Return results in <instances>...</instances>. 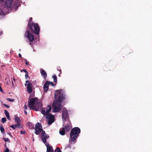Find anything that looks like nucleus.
I'll return each mask as SVG.
<instances>
[{"mask_svg":"<svg viewBox=\"0 0 152 152\" xmlns=\"http://www.w3.org/2000/svg\"><path fill=\"white\" fill-rule=\"evenodd\" d=\"M55 152H61V150L59 148L57 147L55 150Z\"/></svg>","mask_w":152,"mask_h":152,"instance_id":"a878e982","label":"nucleus"},{"mask_svg":"<svg viewBox=\"0 0 152 152\" xmlns=\"http://www.w3.org/2000/svg\"><path fill=\"white\" fill-rule=\"evenodd\" d=\"M28 126H29V127L30 129H34V126L32 124V123L28 122Z\"/></svg>","mask_w":152,"mask_h":152,"instance_id":"aec40b11","label":"nucleus"},{"mask_svg":"<svg viewBox=\"0 0 152 152\" xmlns=\"http://www.w3.org/2000/svg\"><path fill=\"white\" fill-rule=\"evenodd\" d=\"M53 81L54 82H56L57 81V77L56 75H54L53 77Z\"/></svg>","mask_w":152,"mask_h":152,"instance_id":"4be33fe9","label":"nucleus"},{"mask_svg":"<svg viewBox=\"0 0 152 152\" xmlns=\"http://www.w3.org/2000/svg\"><path fill=\"white\" fill-rule=\"evenodd\" d=\"M4 113H5L6 116H7L9 115V112L6 110H4Z\"/></svg>","mask_w":152,"mask_h":152,"instance_id":"393cba45","label":"nucleus"},{"mask_svg":"<svg viewBox=\"0 0 152 152\" xmlns=\"http://www.w3.org/2000/svg\"><path fill=\"white\" fill-rule=\"evenodd\" d=\"M62 89H58L55 91L54 94V101L53 103V112H58L61 110V103L66 98L65 93L62 91Z\"/></svg>","mask_w":152,"mask_h":152,"instance_id":"f257e3e1","label":"nucleus"},{"mask_svg":"<svg viewBox=\"0 0 152 152\" xmlns=\"http://www.w3.org/2000/svg\"><path fill=\"white\" fill-rule=\"evenodd\" d=\"M32 44V43L31 42H30V44L31 45Z\"/></svg>","mask_w":152,"mask_h":152,"instance_id":"c03bdc74","label":"nucleus"},{"mask_svg":"<svg viewBox=\"0 0 152 152\" xmlns=\"http://www.w3.org/2000/svg\"><path fill=\"white\" fill-rule=\"evenodd\" d=\"M41 113L47 116L48 115V113H47V111H45V108H42L41 110Z\"/></svg>","mask_w":152,"mask_h":152,"instance_id":"f3484780","label":"nucleus"},{"mask_svg":"<svg viewBox=\"0 0 152 152\" xmlns=\"http://www.w3.org/2000/svg\"><path fill=\"white\" fill-rule=\"evenodd\" d=\"M43 131H44L43 130L41 123H37L35 125V134L37 135H38L41 132L42 133V132Z\"/></svg>","mask_w":152,"mask_h":152,"instance_id":"423d86ee","label":"nucleus"},{"mask_svg":"<svg viewBox=\"0 0 152 152\" xmlns=\"http://www.w3.org/2000/svg\"><path fill=\"white\" fill-rule=\"evenodd\" d=\"M23 71L24 72L26 73L28 72L27 70L25 69H23L22 70H21V72H22Z\"/></svg>","mask_w":152,"mask_h":152,"instance_id":"473e14b6","label":"nucleus"},{"mask_svg":"<svg viewBox=\"0 0 152 152\" xmlns=\"http://www.w3.org/2000/svg\"><path fill=\"white\" fill-rule=\"evenodd\" d=\"M18 56L20 58H21L22 57V56H21V54L20 53H19V54Z\"/></svg>","mask_w":152,"mask_h":152,"instance_id":"a19ab883","label":"nucleus"},{"mask_svg":"<svg viewBox=\"0 0 152 152\" xmlns=\"http://www.w3.org/2000/svg\"><path fill=\"white\" fill-rule=\"evenodd\" d=\"M13 80H15V79H13Z\"/></svg>","mask_w":152,"mask_h":152,"instance_id":"a18cd8bd","label":"nucleus"},{"mask_svg":"<svg viewBox=\"0 0 152 152\" xmlns=\"http://www.w3.org/2000/svg\"><path fill=\"white\" fill-rule=\"evenodd\" d=\"M62 118L64 121L66 120H68L69 119V115L67 110L66 109H64L62 111Z\"/></svg>","mask_w":152,"mask_h":152,"instance_id":"1a4fd4ad","label":"nucleus"},{"mask_svg":"<svg viewBox=\"0 0 152 152\" xmlns=\"http://www.w3.org/2000/svg\"><path fill=\"white\" fill-rule=\"evenodd\" d=\"M14 120L17 123H20L21 120L19 117L15 116Z\"/></svg>","mask_w":152,"mask_h":152,"instance_id":"a211bd4d","label":"nucleus"},{"mask_svg":"<svg viewBox=\"0 0 152 152\" xmlns=\"http://www.w3.org/2000/svg\"><path fill=\"white\" fill-rule=\"evenodd\" d=\"M48 83L49 84H51L52 85V86H54V84L52 82H50L48 81Z\"/></svg>","mask_w":152,"mask_h":152,"instance_id":"2f4dec72","label":"nucleus"},{"mask_svg":"<svg viewBox=\"0 0 152 152\" xmlns=\"http://www.w3.org/2000/svg\"><path fill=\"white\" fill-rule=\"evenodd\" d=\"M32 86L31 83H28L27 84V92L30 94L31 92L32 91Z\"/></svg>","mask_w":152,"mask_h":152,"instance_id":"9d476101","label":"nucleus"},{"mask_svg":"<svg viewBox=\"0 0 152 152\" xmlns=\"http://www.w3.org/2000/svg\"><path fill=\"white\" fill-rule=\"evenodd\" d=\"M10 136V135L11 134V133L10 132H9L7 133Z\"/></svg>","mask_w":152,"mask_h":152,"instance_id":"79ce46f5","label":"nucleus"},{"mask_svg":"<svg viewBox=\"0 0 152 152\" xmlns=\"http://www.w3.org/2000/svg\"><path fill=\"white\" fill-rule=\"evenodd\" d=\"M46 146L47 147L46 152H54L52 146H49V144H46Z\"/></svg>","mask_w":152,"mask_h":152,"instance_id":"ddd939ff","label":"nucleus"},{"mask_svg":"<svg viewBox=\"0 0 152 152\" xmlns=\"http://www.w3.org/2000/svg\"><path fill=\"white\" fill-rule=\"evenodd\" d=\"M27 28L28 30L26 31L25 36L27 38L29 42H32L34 39V37L30 31L34 34L38 35L39 33L40 27L37 23H34L27 27Z\"/></svg>","mask_w":152,"mask_h":152,"instance_id":"f03ea898","label":"nucleus"},{"mask_svg":"<svg viewBox=\"0 0 152 152\" xmlns=\"http://www.w3.org/2000/svg\"><path fill=\"white\" fill-rule=\"evenodd\" d=\"M59 133L60 134L62 135H64L65 134V130L64 128H61L59 130Z\"/></svg>","mask_w":152,"mask_h":152,"instance_id":"2eb2a0df","label":"nucleus"},{"mask_svg":"<svg viewBox=\"0 0 152 152\" xmlns=\"http://www.w3.org/2000/svg\"><path fill=\"white\" fill-rule=\"evenodd\" d=\"M41 133L42 140L46 145V144H47V143L46 140L49 138V136L48 135L46 134L45 131H42Z\"/></svg>","mask_w":152,"mask_h":152,"instance_id":"6e6552de","label":"nucleus"},{"mask_svg":"<svg viewBox=\"0 0 152 152\" xmlns=\"http://www.w3.org/2000/svg\"><path fill=\"white\" fill-rule=\"evenodd\" d=\"M71 124L70 121H69V123L66 126H64L65 130L66 132L69 131L71 129Z\"/></svg>","mask_w":152,"mask_h":152,"instance_id":"9b49d317","label":"nucleus"},{"mask_svg":"<svg viewBox=\"0 0 152 152\" xmlns=\"http://www.w3.org/2000/svg\"><path fill=\"white\" fill-rule=\"evenodd\" d=\"M25 131H21L20 132V133L21 134H24L25 133Z\"/></svg>","mask_w":152,"mask_h":152,"instance_id":"e433bc0d","label":"nucleus"},{"mask_svg":"<svg viewBox=\"0 0 152 152\" xmlns=\"http://www.w3.org/2000/svg\"><path fill=\"white\" fill-rule=\"evenodd\" d=\"M24 110H26L27 109V106L26 104L24 105Z\"/></svg>","mask_w":152,"mask_h":152,"instance_id":"c9c22d12","label":"nucleus"},{"mask_svg":"<svg viewBox=\"0 0 152 152\" xmlns=\"http://www.w3.org/2000/svg\"><path fill=\"white\" fill-rule=\"evenodd\" d=\"M0 130L2 134H4V129L1 124L0 125Z\"/></svg>","mask_w":152,"mask_h":152,"instance_id":"412c9836","label":"nucleus"},{"mask_svg":"<svg viewBox=\"0 0 152 152\" xmlns=\"http://www.w3.org/2000/svg\"><path fill=\"white\" fill-rule=\"evenodd\" d=\"M49 84L48 81H47L44 85V91L46 92H47L48 89Z\"/></svg>","mask_w":152,"mask_h":152,"instance_id":"f8f14e48","label":"nucleus"},{"mask_svg":"<svg viewBox=\"0 0 152 152\" xmlns=\"http://www.w3.org/2000/svg\"><path fill=\"white\" fill-rule=\"evenodd\" d=\"M1 122L3 123H4L5 122H6L7 121V119L6 118L4 117L2 118H1Z\"/></svg>","mask_w":152,"mask_h":152,"instance_id":"b1692460","label":"nucleus"},{"mask_svg":"<svg viewBox=\"0 0 152 152\" xmlns=\"http://www.w3.org/2000/svg\"><path fill=\"white\" fill-rule=\"evenodd\" d=\"M24 113L25 114V115H27L28 113H27V112L26 111V110H24Z\"/></svg>","mask_w":152,"mask_h":152,"instance_id":"4c0bfd02","label":"nucleus"},{"mask_svg":"<svg viewBox=\"0 0 152 152\" xmlns=\"http://www.w3.org/2000/svg\"><path fill=\"white\" fill-rule=\"evenodd\" d=\"M25 76L26 79H27V77H28V72L26 73V74L25 75Z\"/></svg>","mask_w":152,"mask_h":152,"instance_id":"7c9ffc66","label":"nucleus"},{"mask_svg":"<svg viewBox=\"0 0 152 152\" xmlns=\"http://www.w3.org/2000/svg\"><path fill=\"white\" fill-rule=\"evenodd\" d=\"M16 128H21L22 127V126L20 124V123H17V124L15 125Z\"/></svg>","mask_w":152,"mask_h":152,"instance_id":"5701e85b","label":"nucleus"},{"mask_svg":"<svg viewBox=\"0 0 152 152\" xmlns=\"http://www.w3.org/2000/svg\"><path fill=\"white\" fill-rule=\"evenodd\" d=\"M32 18L31 17L29 19L28 23V26L27 27H28L30 26H31V25H32L34 23V22H32Z\"/></svg>","mask_w":152,"mask_h":152,"instance_id":"dca6fc26","label":"nucleus"},{"mask_svg":"<svg viewBox=\"0 0 152 152\" xmlns=\"http://www.w3.org/2000/svg\"><path fill=\"white\" fill-rule=\"evenodd\" d=\"M7 100L8 101H9L11 102H13L14 101V99H11L10 98H7Z\"/></svg>","mask_w":152,"mask_h":152,"instance_id":"cd10ccee","label":"nucleus"},{"mask_svg":"<svg viewBox=\"0 0 152 152\" xmlns=\"http://www.w3.org/2000/svg\"><path fill=\"white\" fill-rule=\"evenodd\" d=\"M28 106L31 110L39 111L42 107L41 102H38V99L37 98L31 99L28 103Z\"/></svg>","mask_w":152,"mask_h":152,"instance_id":"20e7f679","label":"nucleus"},{"mask_svg":"<svg viewBox=\"0 0 152 152\" xmlns=\"http://www.w3.org/2000/svg\"><path fill=\"white\" fill-rule=\"evenodd\" d=\"M24 60L25 61V64L26 65H28L29 64V62L27 61L26 59H24Z\"/></svg>","mask_w":152,"mask_h":152,"instance_id":"c85d7f7f","label":"nucleus"},{"mask_svg":"<svg viewBox=\"0 0 152 152\" xmlns=\"http://www.w3.org/2000/svg\"><path fill=\"white\" fill-rule=\"evenodd\" d=\"M10 127L12 128L13 129H15L16 128L15 125V124H13L11 125Z\"/></svg>","mask_w":152,"mask_h":152,"instance_id":"bb28decb","label":"nucleus"},{"mask_svg":"<svg viewBox=\"0 0 152 152\" xmlns=\"http://www.w3.org/2000/svg\"><path fill=\"white\" fill-rule=\"evenodd\" d=\"M3 139L4 140L5 142H7V141H8L9 140V139H8L7 138H3Z\"/></svg>","mask_w":152,"mask_h":152,"instance_id":"c756f323","label":"nucleus"},{"mask_svg":"<svg viewBox=\"0 0 152 152\" xmlns=\"http://www.w3.org/2000/svg\"><path fill=\"white\" fill-rule=\"evenodd\" d=\"M80 132V129L78 127H75L72 129L70 133L69 142H73L74 143V142L78 137Z\"/></svg>","mask_w":152,"mask_h":152,"instance_id":"39448f33","label":"nucleus"},{"mask_svg":"<svg viewBox=\"0 0 152 152\" xmlns=\"http://www.w3.org/2000/svg\"><path fill=\"white\" fill-rule=\"evenodd\" d=\"M3 105L4 106H5L6 107H7V108H9V106L7 105V104H3Z\"/></svg>","mask_w":152,"mask_h":152,"instance_id":"72a5a7b5","label":"nucleus"},{"mask_svg":"<svg viewBox=\"0 0 152 152\" xmlns=\"http://www.w3.org/2000/svg\"><path fill=\"white\" fill-rule=\"evenodd\" d=\"M40 73L43 76L44 78L46 79L47 77V74L45 71L43 69H42L40 70Z\"/></svg>","mask_w":152,"mask_h":152,"instance_id":"4468645a","label":"nucleus"},{"mask_svg":"<svg viewBox=\"0 0 152 152\" xmlns=\"http://www.w3.org/2000/svg\"><path fill=\"white\" fill-rule=\"evenodd\" d=\"M9 150L8 148H7L4 152H9Z\"/></svg>","mask_w":152,"mask_h":152,"instance_id":"f704fd0d","label":"nucleus"},{"mask_svg":"<svg viewBox=\"0 0 152 152\" xmlns=\"http://www.w3.org/2000/svg\"><path fill=\"white\" fill-rule=\"evenodd\" d=\"M7 119L9 120H11V119L10 118V115L7 116H6Z\"/></svg>","mask_w":152,"mask_h":152,"instance_id":"58836bf2","label":"nucleus"},{"mask_svg":"<svg viewBox=\"0 0 152 152\" xmlns=\"http://www.w3.org/2000/svg\"><path fill=\"white\" fill-rule=\"evenodd\" d=\"M0 91H1L2 92H3V89L1 87V86H0Z\"/></svg>","mask_w":152,"mask_h":152,"instance_id":"ea45409f","label":"nucleus"},{"mask_svg":"<svg viewBox=\"0 0 152 152\" xmlns=\"http://www.w3.org/2000/svg\"><path fill=\"white\" fill-rule=\"evenodd\" d=\"M1 2L4 3L3 5L4 8L5 10H7L6 12H4V11L1 9L0 8V15H5L8 13V11L12 9V8H14L15 6H17L15 8V10H17L19 5V4L18 2H16L15 4H13L12 0H0Z\"/></svg>","mask_w":152,"mask_h":152,"instance_id":"7ed1b4c3","label":"nucleus"},{"mask_svg":"<svg viewBox=\"0 0 152 152\" xmlns=\"http://www.w3.org/2000/svg\"><path fill=\"white\" fill-rule=\"evenodd\" d=\"M46 118L48 120V124H51L54 121V117L52 114L49 113L48 115H47Z\"/></svg>","mask_w":152,"mask_h":152,"instance_id":"0eeeda50","label":"nucleus"},{"mask_svg":"<svg viewBox=\"0 0 152 152\" xmlns=\"http://www.w3.org/2000/svg\"><path fill=\"white\" fill-rule=\"evenodd\" d=\"M28 80H26V83H28Z\"/></svg>","mask_w":152,"mask_h":152,"instance_id":"37998d69","label":"nucleus"},{"mask_svg":"<svg viewBox=\"0 0 152 152\" xmlns=\"http://www.w3.org/2000/svg\"><path fill=\"white\" fill-rule=\"evenodd\" d=\"M51 109V106L50 105H48L46 108L47 113L48 114L50 113L49 112L50 111Z\"/></svg>","mask_w":152,"mask_h":152,"instance_id":"6ab92c4d","label":"nucleus"}]
</instances>
